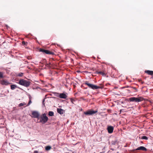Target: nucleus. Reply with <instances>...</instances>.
Masks as SVG:
<instances>
[{
    "instance_id": "1",
    "label": "nucleus",
    "mask_w": 153,
    "mask_h": 153,
    "mask_svg": "<svg viewBox=\"0 0 153 153\" xmlns=\"http://www.w3.org/2000/svg\"><path fill=\"white\" fill-rule=\"evenodd\" d=\"M84 84L87 85L89 88L93 90H95L99 88L102 89L104 88V85L102 84H101L99 85L98 86H97L93 84L90 83L87 81H85Z\"/></svg>"
},
{
    "instance_id": "2",
    "label": "nucleus",
    "mask_w": 153,
    "mask_h": 153,
    "mask_svg": "<svg viewBox=\"0 0 153 153\" xmlns=\"http://www.w3.org/2000/svg\"><path fill=\"white\" fill-rule=\"evenodd\" d=\"M19 85L26 87H28L30 85V82L22 79H20L18 83Z\"/></svg>"
},
{
    "instance_id": "3",
    "label": "nucleus",
    "mask_w": 153,
    "mask_h": 153,
    "mask_svg": "<svg viewBox=\"0 0 153 153\" xmlns=\"http://www.w3.org/2000/svg\"><path fill=\"white\" fill-rule=\"evenodd\" d=\"M144 99L142 97H131L129 99V100L131 102H141L144 100Z\"/></svg>"
},
{
    "instance_id": "4",
    "label": "nucleus",
    "mask_w": 153,
    "mask_h": 153,
    "mask_svg": "<svg viewBox=\"0 0 153 153\" xmlns=\"http://www.w3.org/2000/svg\"><path fill=\"white\" fill-rule=\"evenodd\" d=\"M39 119H40V121L42 124L46 123L48 120V118L46 116L45 113L41 115L39 117Z\"/></svg>"
},
{
    "instance_id": "5",
    "label": "nucleus",
    "mask_w": 153,
    "mask_h": 153,
    "mask_svg": "<svg viewBox=\"0 0 153 153\" xmlns=\"http://www.w3.org/2000/svg\"><path fill=\"white\" fill-rule=\"evenodd\" d=\"M97 112V110L93 111L92 110H89L87 111L84 112V113L85 114L87 115H92L93 114L96 113Z\"/></svg>"
},
{
    "instance_id": "6",
    "label": "nucleus",
    "mask_w": 153,
    "mask_h": 153,
    "mask_svg": "<svg viewBox=\"0 0 153 153\" xmlns=\"http://www.w3.org/2000/svg\"><path fill=\"white\" fill-rule=\"evenodd\" d=\"M56 94H57L56 96L59 97L60 98L65 99L67 97V95L64 93H59L56 92Z\"/></svg>"
},
{
    "instance_id": "7",
    "label": "nucleus",
    "mask_w": 153,
    "mask_h": 153,
    "mask_svg": "<svg viewBox=\"0 0 153 153\" xmlns=\"http://www.w3.org/2000/svg\"><path fill=\"white\" fill-rule=\"evenodd\" d=\"M0 83L2 85H7L11 84L7 80L4 79L0 80Z\"/></svg>"
},
{
    "instance_id": "8",
    "label": "nucleus",
    "mask_w": 153,
    "mask_h": 153,
    "mask_svg": "<svg viewBox=\"0 0 153 153\" xmlns=\"http://www.w3.org/2000/svg\"><path fill=\"white\" fill-rule=\"evenodd\" d=\"M40 51H42V52L47 54L52 55H54V53L51 52V51H49L47 50H45L43 49H41Z\"/></svg>"
},
{
    "instance_id": "9",
    "label": "nucleus",
    "mask_w": 153,
    "mask_h": 153,
    "mask_svg": "<svg viewBox=\"0 0 153 153\" xmlns=\"http://www.w3.org/2000/svg\"><path fill=\"white\" fill-rule=\"evenodd\" d=\"M32 115L33 117L35 118H37L39 119V113L36 111H33L32 112Z\"/></svg>"
},
{
    "instance_id": "10",
    "label": "nucleus",
    "mask_w": 153,
    "mask_h": 153,
    "mask_svg": "<svg viewBox=\"0 0 153 153\" xmlns=\"http://www.w3.org/2000/svg\"><path fill=\"white\" fill-rule=\"evenodd\" d=\"M107 129L108 133H111L113 132L114 127L111 126H108Z\"/></svg>"
},
{
    "instance_id": "11",
    "label": "nucleus",
    "mask_w": 153,
    "mask_h": 153,
    "mask_svg": "<svg viewBox=\"0 0 153 153\" xmlns=\"http://www.w3.org/2000/svg\"><path fill=\"white\" fill-rule=\"evenodd\" d=\"M57 111L58 113L59 114L61 115L63 114L64 113H65L64 111L61 108H57Z\"/></svg>"
},
{
    "instance_id": "12",
    "label": "nucleus",
    "mask_w": 153,
    "mask_h": 153,
    "mask_svg": "<svg viewBox=\"0 0 153 153\" xmlns=\"http://www.w3.org/2000/svg\"><path fill=\"white\" fill-rule=\"evenodd\" d=\"M136 150H142L143 151H146L147 150V149L144 146H140L138 148H137L136 149Z\"/></svg>"
},
{
    "instance_id": "13",
    "label": "nucleus",
    "mask_w": 153,
    "mask_h": 153,
    "mask_svg": "<svg viewBox=\"0 0 153 153\" xmlns=\"http://www.w3.org/2000/svg\"><path fill=\"white\" fill-rule=\"evenodd\" d=\"M96 73L97 74H100L101 75H102V76H105V73L104 72V71H96Z\"/></svg>"
},
{
    "instance_id": "14",
    "label": "nucleus",
    "mask_w": 153,
    "mask_h": 153,
    "mask_svg": "<svg viewBox=\"0 0 153 153\" xmlns=\"http://www.w3.org/2000/svg\"><path fill=\"white\" fill-rule=\"evenodd\" d=\"M145 72L149 75H153V71H152L148 70L146 71Z\"/></svg>"
},
{
    "instance_id": "15",
    "label": "nucleus",
    "mask_w": 153,
    "mask_h": 153,
    "mask_svg": "<svg viewBox=\"0 0 153 153\" xmlns=\"http://www.w3.org/2000/svg\"><path fill=\"white\" fill-rule=\"evenodd\" d=\"M4 77V72L0 71V78H3Z\"/></svg>"
},
{
    "instance_id": "16",
    "label": "nucleus",
    "mask_w": 153,
    "mask_h": 153,
    "mask_svg": "<svg viewBox=\"0 0 153 153\" xmlns=\"http://www.w3.org/2000/svg\"><path fill=\"white\" fill-rule=\"evenodd\" d=\"M17 88V86L16 85H11L10 86L11 89L12 90H14Z\"/></svg>"
},
{
    "instance_id": "17",
    "label": "nucleus",
    "mask_w": 153,
    "mask_h": 153,
    "mask_svg": "<svg viewBox=\"0 0 153 153\" xmlns=\"http://www.w3.org/2000/svg\"><path fill=\"white\" fill-rule=\"evenodd\" d=\"M111 143L112 144L115 145L116 144H117L118 143V142L117 140H114L112 141L111 142Z\"/></svg>"
},
{
    "instance_id": "18",
    "label": "nucleus",
    "mask_w": 153,
    "mask_h": 153,
    "mask_svg": "<svg viewBox=\"0 0 153 153\" xmlns=\"http://www.w3.org/2000/svg\"><path fill=\"white\" fill-rule=\"evenodd\" d=\"M48 115L50 116H52L54 115V113L52 111H49L48 112Z\"/></svg>"
},
{
    "instance_id": "19",
    "label": "nucleus",
    "mask_w": 153,
    "mask_h": 153,
    "mask_svg": "<svg viewBox=\"0 0 153 153\" xmlns=\"http://www.w3.org/2000/svg\"><path fill=\"white\" fill-rule=\"evenodd\" d=\"M51 146H47L45 147V149L46 150L48 151L50 150L51 149Z\"/></svg>"
},
{
    "instance_id": "20",
    "label": "nucleus",
    "mask_w": 153,
    "mask_h": 153,
    "mask_svg": "<svg viewBox=\"0 0 153 153\" xmlns=\"http://www.w3.org/2000/svg\"><path fill=\"white\" fill-rule=\"evenodd\" d=\"M26 104V103L25 102H23L19 104V106H22L25 105Z\"/></svg>"
},
{
    "instance_id": "21",
    "label": "nucleus",
    "mask_w": 153,
    "mask_h": 153,
    "mask_svg": "<svg viewBox=\"0 0 153 153\" xmlns=\"http://www.w3.org/2000/svg\"><path fill=\"white\" fill-rule=\"evenodd\" d=\"M141 139H144V140H147L148 139V138L146 136H143L142 137H141Z\"/></svg>"
},
{
    "instance_id": "22",
    "label": "nucleus",
    "mask_w": 153,
    "mask_h": 153,
    "mask_svg": "<svg viewBox=\"0 0 153 153\" xmlns=\"http://www.w3.org/2000/svg\"><path fill=\"white\" fill-rule=\"evenodd\" d=\"M23 74V73H20L18 74L17 75V76H20V77H22V76Z\"/></svg>"
},
{
    "instance_id": "23",
    "label": "nucleus",
    "mask_w": 153,
    "mask_h": 153,
    "mask_svg": "<svg viewBox=\"0 0 153 153\" xmlns=\"http://www.w3.org/2000/svg\"><path fill=\"white\" fill-rule=\"evenodd\" d=\"M32 103V102H31V101L30 100H29L28 103L27 104V106H28L29 105Z\"/></svg>"
},
{
    "instance_id": "24",
    "label": "nucleus",
    "mask_w": 153,
    "mask_h": 153,
    "mask_svg": "<svg viewBox=\"0 0 153 153\" xmlns=\"http://www.w3.org/2000/svg\"><path fill=\"white\" fill-rule=\"evenodd\" d=\"M70 100L72 103H74V102L75 101V100L72 98L70 99Z\"/></svg>"
},
{
    "instance_id": "25",
    "label": "nucleus",
    "mask_w": 153,
    "mask_h": 153,
    "mask_svg": "<svg viewBox=\"0 0 153 153\" xmlns=\"http://www.w3.org/2000/svg\"><path fill=\"white\" fill-rule=\"evenodd\" d=\"M27 42H25V41H23L22 42V45H26V44H27Z\"/></svg>"
},
{
    "instance_id": "26",
    "label": "nucleus",
    "mask_w": 153,
    "mask_h": 153,
    "mask_svg": "<svg viewBox=\"0 0 153 153\" xmlns=\"http://www.w3.org/2000/svg\"><path fill=\"white\" fill-rule=\"evenodd\" d=\"M133 88L135 90V91H137V88L135 87H133Z\"/></svg>"
},
{
    "instance_id": "27",
    "label": "nucleus",
    "mask_w": 153,
    "mask_h": 153,
    "mask_svg": "<svg viewBox=\"0 0 153 153\" xmlns=\"http://www.w3.org/2000/svg\"><path fill=\"white\" fill-rule=\"evenodd\" d=\"M27 58L28 59H31V57L30 56H29L27 57Z\"/></svg>"
},
{
    "instance_id": "28",
    "label": "nucleus",
    "mask_w": 153,
    "mask_h": 153,
    "mask_svg": "<svg viewBox=\"0 0 153 153\" xmlns=\"http://www.w3.org/2000/svg\"><path fill=\"white\" fill-rule=\"evenodd\" d=\"M33 153H38V152L37 151H34Z\"/></svg>"
},
{
    "instance_id": "29",
    "label": "nucleus",
    "mask_w": 153,
    "mask_h": 153,
    "mask_svg": "<svg viewBox=\"0 0 153 153\" xmlns=\"http://www.w3.org/2000/svg\"><path fill=\"white\" fill-rule=\"evenodd\" d=\"M100 153H102V152H100Z\"/></svg>"
},
{
    "instance_id": "30",
    "label": "nucleus",
    "mask_w": 153,
    "mask_h": 153,
    "mask_svg": "<svg viewBox=\"0 0 153 153\" xmlns=\"http://www.w3.org/2000/svg\"><path fill=\"white\" fill-rule=\"evenodd\" d=\"M1 128V127H0V128Z\"/></svg>"
}]
</instances>
